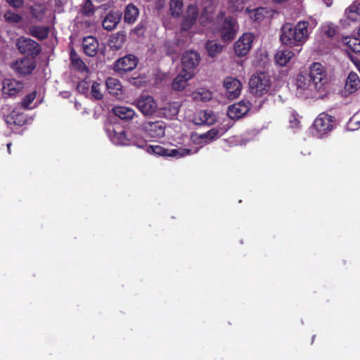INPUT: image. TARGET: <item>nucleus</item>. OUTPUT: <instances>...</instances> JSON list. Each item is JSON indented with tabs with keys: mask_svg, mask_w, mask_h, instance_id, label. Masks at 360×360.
I'll list each match as a JSON object with an SVG mask.
<instances>
[{
	"mask_svg": "<svg viewBox=\"0 0 360 360\" xmlns=\"http://www.w3.org/2000/svg\"><path fill=\"white\" fill-rule=\"evenodd\" d=\"M309 36V22L299 21L296 25L285 23L281 30V43L290 47L302 46Z\"/></svg>",
	"mask_w": 360,
	"mask_h": 360,
	"instance_id": "1",
	"label": "nucleus"
},
{
	"mask_svg": "<svg viewBox=\"0 0 360 360\" xmlns=\"http://www.w3.org/2000/svg\"><path fill=\"white\" fill-rule=\"evenodd\" d=\"M296 95L301 98H320L323 94L318 90L307 73L299 74L296 79Z\"/></svg>",
	"mask_w": 360,
	"mask_h": 360,
	"instance_id": "2",
	"label": "nucleus"
},
{
	"mask_svg": "<svg viewBox=\"0 0 360 360\" xmlns=\"http://www.w3.org/2000/svg\"><path fill=\"white\" fill-rule=\"evenodd\" d=\"M271 76L264 72L255 74L250 80V88L252 94L262 96L269 94L271 88Z\"/></svg>",
	"mask_w": 360,
	"mask_h": 360,
	"instance_id": "3",
	"label": "nucleus"
},
{
	"mask_svg": "<svg viewBox=\"0 0 360 360\" xmlns=\"http://www.w3.org/2000/svg\"><path fill=\"white\" fill-rule=\"evenodd\" d=\"M335 117L325 112L320 113L313 123V135L318 139L326 137L335 127Z\"/></svg>",
	"mask_w": 360,
	"mask_h": 360,
	"instance_id": "4",
	"label": "nucleus"
},
{
	"mask_svg": "<svg viewBox=\"0 0 360 360\" xmlns=\"http://www.w3.org/2000/svg\"><path fill=\"white\" fill-rule=\"evenodd\" d=\"M146 150L149 154L158 156L172 157L175 158H181L185 156L194 154L198 152V149L194 150L184 148H165L159 145L146 146Z\"/></svg>",
	"mask_w": 360,
	"mask_h": 360,
	"instance_id": "5",
	"label": "nucleus"
},
{
	"mask_svg": "<svg viewBox=\"0 0 360 360\" xmlns=\"http://www.w3.org/2000/svg\"><path fill=\"white\" fill-rule=\"evenodd\" d=\"M217 20L221 22L219 27L221 39L224 41L233 40L238 30L236 19L233 17L224 18V13H221L217 17Z\"/></svg>",
	"mask_w": 360,
	"mask_h": 360,
	"instance_id": "6",
	"label": "nucleus"
},
{
	"mask_svg": "<svg viewBox=\"0 0 360 360\" xmlns=\"http://www.w3.org/2000/svg\"><path fill=\"white\" fill-rule=\"evenodd\" d=\"M198 17V7L194 5L188 6L181 25V33L186 35L188 39H191L195 34L191 29L195 24Z\"/></svg>",
	"mask_w": 360,
	"mask_h": 360,
	"instance_id": "7",
	"label": "nucleus"
},
{
	"mask_svg": "<svg viewBox=\"0 0 360 360\" xmlns=\"http://www.w3.org/2000/svg\"><path fill=\"white\" fill-rule=\"evenodd\" d=\"M307 75L315 86H316L318 90L323 94L325 91L327 82L326 72L324 66L319 63H314L310 66L309 73H307Z\"/></svg>",
	"mask_w": 360,
	"mask_h": 360,
	"instance_id": "8",
	"label": "nucleus"
},
{
	"mask_svg": "<svg viewBox=\"0 0 360 360\" xmlns=\"http://www.w3.org/2000/svg\"><path fill=\"white\" fill-rule=\"evenodd\" d=\"M141 131L151 139H159L165 135L166 124L162 120L147 121L141 124Z\"/></svg>",
	"mask_w": 360,
	"mask_h": 360,
	"instance_id": "9",
	"label": "nucleus"
},
{
	"mask_svg": "<svg viewBox=\"0 0 360 360\" xmlns=\"http://www.w3.org/2000/svg\"><path fill=\"white\" fill-rule=\"evenodd\" d=\"M11 109V106L7 105L1 108V114L8 124L22 126L29 122L30 120L18 108H15L12 110Z\"/></svg>",
	"mask_w": 360,
	"mask_h": 360,
	"instance_id": "10",
	"label": "nucleus"
},
{
	"mask_svg": "<svg viewBox=\"0 0 360 360\" xmlns=\"http://www.w3.org/2000/svg\"><path fill=\"white\" fill-rule=\"evenodd\" d=\"M255 35L250 32H245L234 43V52L238 57L248 55L252 47Z\"/></svg>",
	"mask_w": 360,
	"mask_h": 360,
	"instance_id": "11",
	"label": "nucleus"
},
{
	"mask_svg": "<svg viewBox=\"0 0 360 360\" xmlns=\"http://www.w3.org/2000/svg\"><path fill=\"white\" fill-rule=\"evenodd\" d=\"M134 105L145 116L153 115L158 109L157 102L149 95H141L134 101Z\"/></svg>",
	"mask_w": 360,
	"mask_h": 360,
	"instance_id": "12",
	"label": "nucleus"
},
{
	"mask_svg": "<svg viewBox=\"0 0 360 360\" xmlns=\"http://www.w3.org/2000/svg\"><path fill=\"white\" fill-rule=\"evenodd\" d=\"M18 49L23 54H27L32 58L39 54L40 49L39 44L27 37H20L16 42Z\"/></svg>",
	"mask_w": 360,
	"mask_h": 360,
	"instance_id": "13",
	"label": "nucleus"
},
{
	"mask_svg": "<svg viewBox=\"0 0 360 360\" xmlns=\"http://www.w3.org/2000/svg\"><path fill=\"white\" fill-rule=\"evenodd\" d=\"M137 63L136 57L132 54H129L116 60L114 70L118 74H122L134 70Z\"/></svg>",
	"mask_w": 360,
	"mask_h": 360,
	"instance_id": "14",
	"label": "nucleus"
},
{
	"mask_svg": "<svg viewBox=\"0 0 360 360\" xmlns=\"http://www.w3.org/2000/svg\"><path fill=\"white\" fill-rule=\"evenodd\" d=\"M200 60V55L195 51H187L181 56L182 70L193 71L198 66Z\"/></svg>",
	"mask_w": 360,
	"mask_h": 360,
	"instance_id": "15",
	"label": "nucleus"
},
{
	"mask_svg": "<svg viewBox=\"0 0 360 360\" xmlns=\"http://www.w3.org/2000/svg\"><path fill=\"white\" fill-rule=\"evenodd\" d=\"M224 87L226 89V97L233 100L240 95L242 84L238 79L228 77L224 81Z\"/></svg>",
	"mask_w": 360,
	"mask_h": 360,
	"instance_id": "16",
	"label": "nucleus"
},
{
	"mask_svg": "<svg viewBox=\"0 0 360 360\" xmlns=\"http://www.w3.org/2000/svg\"><path fill=\"white\" fill-rule=\"evenodd\" d=\"M250 110V103L247 101H241L229 107L227 115L231 120H238L246 115Z\"/></svg>",
	"mask_w": 360,
	"mask_h": 360,
	"instance_id": "17",
	"label": "nucleus"
},
{
	"mask_svg": "<svg viewBox=\"0 0 360 360\" xmlns=\"http://www.w3.org/2000/svg\"><path fill=\"white\" fill-rule=\"evenodd\" d=\"M106 131L108 137L114 144L119 146L129 145V134L127 135L124 130L117 131L113 127L108 126L106 128Z\"/></svg>",
	"mask_w": 360,
	"mask_h": 360,
	"instance_id": "18",
	"label": "nucleus"
},
{
	"mask_svg": "<svg viewBox=\"0 0 360 360\" xmlns=\"http://www.w3.org/2000/svg\"><path fill=\"white\" fill-rule=\"evenodd\" d=\"M35 65L32 58L25 57L12 64V68L19 75H26L32 72Z\"/></svg>",
	"mask_w": 360,
	"mask_h": 360,
	"instance_id": "19",
	"label": "nucleus"
},
{
	"mask_svg": "<svg viewBox=\"0 0 360 360\" xmlns=\"http://www.w3.org/2000/svg\"><path fill=\"white\" fill-rule=\"evenodd\" d=\"M23 87L24 85L21 82L13 79H5L3 81V94L8 96H15L22 91Z\"/></svg>",
	"mask_w": 360,
	"mask_h": 360,
	"instance_id": "20",
	"label": "nucleus"
},
{
	"mask_svg": "<svg viewBox=\"0 0 360 360\" xmlns=\"http://www.w3.org/2000/svg\"><path fill=\"white\" fill-rule=\"evenodd\" d=\"M195 75L193 71L186 72L181 70L180 73L174 79L172 86L175 91H182L187 86L188 82Z\"/></svg>",
	"mask_w": 360,
	"mask_h": 360,
	"instance_id": "21",
	"label": "nucleus"
},
{
	"mask_svg": "<svg viewBox=\"0 0 360 360\" xmlns=\"http://www.w3.org/2000/svg\"><path fill=\"white\" fill-rule=\"evenodd\" d=\"M217 120V115L210 110H200L194 116V122L195 124L211 125L215 123Z\"/></svg>",
	"mask_w": 360,
	"mask_h": 360,
	"instance_id": "22",
	"label": "nucleus"
},
{
	"mask_svg": "<svg viewBox=\"0 0 360 360\" xmlns=\"http://www.w3.org/2000/svg\"><path fill=\"white\" fill-rule=\"evenodd\" d=\"M224 122L226 123L224 124L221 127H220L219 129L213 128L210 129L207 133L201 135V138L202 139H205V142H209L220 137L232 126V123L230 122L229 120H225Z\"/></svg>",
	"mask_w": 360,
	"mask_h": 360,
	"instance_id": "23",
	"label": "nucleus"
},
{
	"mask_svg": "<svg viewBox=\"0 0 360 360\" xmlns=\"http://www.w3.org/2000/svg\"><path fill=\"white\" fill-rule=\"evenodd\" d=\"M105 84L110 94L117 99L123 98L122 86L117 79L109 77L106 79Z\"/></svg>",
	"mask_w": 360,
	"mask_h": 360,
	"instance_id": "24",
	"label": "nucleus"
},
{
	"mask_svg": "<svg viewBox=\"0 0 360 360\" xmlns=\"http://www.w3.org/2000/svg\"><path fill=\"white\" fill-rule=\"evenodd\" d=\"M121 19L120 11H110L103 20V27L105 30L110 31L114 30Z\"/></svg>",
	"mask_w": 360,
	"mask_h": 360,
	"instance_id": "25",
	"label": "nucleus"
},
{
	"mask_svg": "<svg viewBox=\"0 0 360 360\" xmlns=\"http://www.w3.org/2000/svg\"><path fill=\"white\" fill-rule=\"evenodd\" d=\"M82 47L84 53L89 56H94L98 50V43L93 37H84L82 41Z\"/></svg>",
	"mask_w": 360,
	"mask_h": 360,
	"instance_id": "26",
	"label": "nucleus"
},
{
	"mask_svg": "<svg viewBox=\"0 0 360 360\" xmlns=\"http://www.w3.org/2000/svg\"><path fill=\"white\" fill-rule=\"evenodd\" d=\"M113 113L123 120H131L136 115L134 109L127 106H115L112 108Z\"/></svg>",
	"mask_w": 360,
	"mask_h": 360,
	"instance_id": "27",
	"label": "nucleus"
},
{
	"mask_svg": "<svg viewBox=\"0 0 360 360\" xmlns=\"http://www.w3.org/2000/svg\"><path fill=\"white\" fill-rule=\"evenodd\" d=\"M360 87V79L359 75L354 72H351L346 79L345 90L349 94L355 92Z\"/></svg>",
	"mask_w": 360,
	"mask_h": 360,
	"instance_id": "28",
	"label": "nucleus"
},
{
	"mask_svg": "<svg viewBox=\"0 0 360 360\" xmlns=\"http://www.w3.org/2000/svg\"><path fill=\"white\" fill-rule=\"evenodd\" d=\"M347 18L352 21L360 20V0L354 1L345 11Z\"/></svg>",
	"mask_w": 360,
	"mask_h": 360,
	"instance_id": "29",
	"label": "nucleus"
},
{
	"mask_svg": "<svg viewBox=\"0 0 360 360\" xmlns=\"http://www.w3.org/2000/svg\"><path fill=\"white\" fill-rule=\"evenodd\" d=\"M294 56V53L290 50H279L275 55L276 63L281 65H285Z\"/></svg>",
	"mask_w": 360,
	"mask_h": 360,
	"instance_id": "30",
	"label": "nucleus"
},
{
	"mask_svg": "<svg viewBox=\"0 0 360 360\" xmlns=\"http://www.w3.org/2000/svg\"><path fill=\"white\" fill-rule=\"evenodd\" d=\"M191 97L195 101H207L212 97V92L205 88H198L191 94Z\"/></svg>",
	"mask_w": 360,
	"mask_h": 360,
	"instance_id": "31",
	"label": "nucleus"
},
{
	"mask_svg": "<svg viewBox=\"0 0 360 360\" xmlns=\"http://www.w3.org/2000/svg\"><path fill=\"white\" fill-rule=\"evenodd\" d=\"M342 42L354 53L360 54V39L359 38L347 36L342 38Z\"/></svg>",
	"mask_w": 360,
	"mask_h": 360,
	"instance_id": "32",
	"label": "nucleus"
},
{
	"mask_svg": "<svg viewBox=\"0 0 360 360\" xmlns=\"http://www.w3.org/2000/svg\"><path fill=\"white\" fill-rule=\"evenodd\" d=\"M342 42L354 53L360 54V39L359 38L347 36L342 38Z\"/></svg>",
	"mask_w": 360,
	"mask_h": 360,
	"instance_id": "33",
	"label": "nucleus"
},
{
	"mask_svg": "<svg viewBox=\"0 0 360 360\" xmlns=\"http://www.w3.org/2000/svg\"><path fill=\"white\" fill-rule=\"evenodd\" d=\"M342 42L354 53L360 54V39L359 38L347 36L342 38Z\"/></svg>",
	"mask_w": 360,
	"mask_h": 360,
	"instance_id": "34",
	"label": "nucleus"
},
{
	"mask_svg": "<svg viewBox=\"0 0 360 360\" xmlns=\"http://www.w3.org/2000/svg\"><path fill=\"white\" fill-rule=\"evenodd\" d=\"M139 14V9L133 4L127 6L124 11V20L129 24L134 23Z\"/></svg>",
	"mask_w": 360,
	"mask_h": 360,
	"instance_id": "35",
	"label": "nucleus"
},
{
	"mask_svg": "<svg viewBox=\"0 0 360 360\" xmlns=\"http://www.w3.org/2000/svg\"><path fill=\"white\" fill-rule=\"evenodd\" d=\"M246 12L248 13L250 17L256 22L262 21L269 13V10L264 7H259L253 10L247 8Z\"/></svg>",
	"mask_w": 360,
	"mask_h": 360,
	"instance_id": "36",
	"label": "nucleus"
},
{
	"mask_svg": "<svg viewBox=\"0 0 360 360\" xmlns=\"http://www.w3.org/2000/svg\"><path fill=\"white\" fill-rule=\"evenodd\" d=\"M223 48L224 46L221 44L214 41H208L205 46L207 54L212 58L219 54L222 51Z\"/></svg>",
	"mask_w": 360,
	"mask_h": 360,
	"instance_id": "37",
	"label": "nucleus"
},
{
	"mask_svg": "<svg viewBox=\"0 0 360 360\" xmlns=\"http://www.w3.org/2000/svg\"><path fill=\"white\" fill-rule=\"evenodd\" d=\"M144 141L138 129H131L129 133V145H135L138 148H143Z\"/></svg>",
	"mask_w": 360,
	"mask_h": 360,
	"instance_id": "38",
	"label": "nucleus"
},
{
	"mask_svg": "<svg viewBox=\"0 0 360 360\" xmlns=\"http://www.w3.org/2000/svg\"><path fill=\"white\" fill-rule=\"evenodd\" d=\"M70 58L72 67L79 72H84L87 71V68L84 63L79 58L77 54L74 51L70 52Z\"/></svg>",
	"mask_w": 360,
	"mask_h": 360,
	"instance_id": "39",
	"label": "nucleus"
},
{
	"mask_svg": "<svg viewBox=\"0 0 360 360\" xmlns=\"http://www.w3.org/2000/svg\"><path fill=\"white\" fill-rule=\"evenodd\" d=\"M30 34L39 39H44L48 36L49 29L44 26L31 27L30 28Z\"/></svg>",
	"mask_w": 360,
	"mask_h": 360,
	"instance_id": "40",
	"label": "nucleus"
},
{
	"mask_svg": "<svg viewBox=\"0 0 360 360\" xmlns=\"http://www.w3.org/2000/svg\"><path fill=\"white\" fill-rule=\"evenodd\" d=\"M180 106L177 101L171 102L164 108V114L168 118H173L179 113Z\"/></svg>",
	"mask_w": 360,
	"mask_h": 360,
	"instance_id": "41",
	"label": "nucleus"
},
{
	"mask_svg": "<svg viewBox=\"0 0 360 360\" xmlns=\"http://www.w3.org/2000/svg\"><path fill=\"white\" fill-rule=\"evenodd\" d=\"M46 6L41 4H36L31 7V13L37 20H41L44 18Z\"/></svg>",
	"mask_w": 360,
	"mask_h": 360,
	"instance_id": "42",
	"label": "nucleus"
},
{
	"mask_svg": "<svg viewBox=\"0 0 360 360\" xmlns=\"http://www.w3.org/2000/svg\"><path fill=\"white\" fill-rule=\"evenodd\" d=\"M183 0H171L170 12L172 16L179 17L182 13Z\"/></svg>",
	"mask_w": 360,
	"mask_h": 360,
	"instance_id": "43",
	"label": "nucleus"
},
{
	"mask_svg": "<svg viewBox=\"0 0 360 360\" xmlns=\"http://www.w3.org/2000/svg\"><path fill=\"white\" fill-rule=\"evenodd\" d=\"M101 84L94 82L91 86V96L96 100H101L103 98Z\"/></svg>",
	"mask_w": 360,
	"mask_h": 360,
	"instance_id": "44",
	"label": "nucleus"
},
{
	"mask_svg": "<svg viewBox=\"0 0 360 360\" xmlns=\"http://www.w3.org/2000/svg\"><path fill=\"white\" fill-rule=\"evenodd\" d=\"M347 127L350 131H354L360 128V112H358L349 119Z\"/></svg>",
	"mask_w": 360,
	"mask_h": 360,
	"instance_id": "45",
	"label": "nucleus"
},
{
	"mask_svg": "<svg viewBox=\"0 0 360 360\" xmlns=\"http://www.w3.org/2000/svg\"><path fill=\"white\" fill-rule=\"evenodd\" d=\"M4 18L5 20L8 23H18L22 21V17L12 11L6 12Z\"/></svg>",
	"mask_w": 360,
	"mask_h": 360,
	"instance_id": "46",
	"label": "nucleus"
},
{
	"mask_svg": "<svg viewBox=\"0 0 360 360\" xmlns=\"http://www.w3.org/2000/svg\"><path fill=\"white\" fill-rule=\"evenodd\" d=\"M322 32L328 37H333L336 33V29L334 24L327 22L321 27Z\"/></svg>",
	"mask_w": 360,
	"mask_h": 360,
	"instance_id": "47",
	"label": "nucleus"
},
{
	"mask_svg": "<svg viewBox=\"0 0 360 360\" xmlns=\"http://www.w3.org/2000/svg\"><path fill=\"white\" fill-rule=\"evenodd\" d=\"M36 94H37V92L36 91H33L32 93L27 95L25 97V98L23 99V101H22V103H21L22 108H23L25 109H31V108H32L33 107L31 106L30 105L32 104V103L35 99Z\"/></svg>",
	"mask_w": 360,
	"mask_h": 360,
	"instance_id": "48",
	"label": "nucleus"
},
{
	"mask_svg": "<svg viewBox=\"0 0 360 360\" xmlns=\"http://www.w3.org/2000/svg\"><path fill=\"white\" fill-rule=\"evenodd\" d=\"M244 0H229V8L231 12L240 11L243 9Z\"/></svg>",
	"mask_w": 360,
	"mask_h": 360,
	"instance_id": "49",
	"label": "nucleus"
},
{
	"mask_svg": "<svg viewBox=\"0 0 360 360\" xmlns=\"http://www.w3.org/2000/svg\"><path fill=\"white\" fill-rule=\"evenodd\" d=\"M123 40V35L112 37L110 40V46L115 49H119L122 45Z\"/></svg>",
	"mask_w": 360,
	"mask_h": 360,
	"instance_id": "50",
	"label": "nucleus"
},
{
	"mask_svg": "<svg viewBox=\"0 0 360 360\" xmlns=\"http://www.w3.org/2000/svg\"><path fill=\"white\" fill-rule=\"evenodd\" d=\"M77 89L79 91H80L82 93H84V94L86 93V91L88 89L87 82L86 80H84V81L79 82V84L77 85Z\"/></svg>",
	"mask_w": 360,
	"mask_h": 360,
	"instance_id": "51",
	"label": "nucleus"
},
{
	"mask_svg": "<svg viewBox=\"0 0 360 360\" xmlns=\"http://www.w3.org/2000/svg\"><path fill=\"white\" fill-rule=\"evenodd\" d=\"M289 122H290V126L292 128H297L299 127V124H300V121L294 115H292L291 116V117L290 118Z\"/></svg>",
	"mask_w": 360,
	"mask_h": 360,
	"instance_id": "52",
	"label": "nucleus"
},
{
	"mask_svg": "<svg viewBox=\"0 0 360 360\" xmlns=\"http://www.w3.org/2000/svg\"><path fill=\"white\" fill-rule=\"evenodd\" d=\"M14 8H20L22 5V0H6Z\"/></svg>",
	"mask_w": 360,
	"mask_h": 360,
	"instance_id": "53",
	"label": "nucleus"
},
{
	"mask_svg": "<svg viewBox=\"0 0 360 360\" xmlns=\"http://www.w3.org/2000/svg\"><path fill=\"white\" fill-rule=\"evenodd\" d=\"M91 6V4H90V3H89V4L86 3V6H85V8H84V12L86 14H88V13H89V11H86V8H87L89 6Z\"/></svg>",
	"mask_w": 360,
	"mask_h": 360,
	"instance_id": "54",
	"label": "nucleus"
},
{
	"mask_svg": "<svg viewBox=\"0 0 360 360\" xmlns=\"http://www.w3.org/2000/svg\"><path fill=\"white\" fill-rule=\"evenodd\" d=\"M276 3H285L288 1V0H274Z\"/></svg>",
	"mask_w": 360,
	"mask_h": 360,
	"instance_id": "55",
	"label": "nucleus"
},
{
	"mask_svg": "<svg viewBox=\"0 0 360 360\" xmlns=\"http://www.w3.org/2000/svg\"><path fill=\"white\" fill-rule=\"evenodd\" d=\"M11 145V143H8L7 144L8 151L9 153H11L10 152Z\"/></svg>",
	"mask_w": 360,
	"mask_h": 360,
	"instance_id": "56",
	"label": "nucleus"
},
{
	"mask_svg": "<svg viewBox=\"0 0 360 360\" xmlns=\"http://www.w3.org/2000/svg\"><path fill=\"white\" fill-rule=\"evenodd\" d=\"M200 23H201L202 25H204V26L205 25V24L204 21L202 20V18H200Z\"/></svg>",
	"mask_w": 360,
	"mask_h": 360,
	"instance_id": "57",
	"label": "nucleus"
},
{
	"mask_svg": "<svg viewBox=\"0 0 360 360\" xmlns=\"http://www.w3.org/2000/svg\"><path fill=\"white\" fill-rule=\"evenodd\" d=\"M358 34L360 36V26H359V30H358Z\"/></svg>",
	"mask_w": 360,
	"mask_h": 360,
	"instance_id": "58",
	"label": "nucleus"
},
{
	"mask_svg": "<svg viewBox=\"0 0 360 360\" xmlns=\"http://www.w3.org/2000/svg\"><path fill=\"white\" fill-rule=\"evenodd\" d=\"M76 107H79V105H77V103H75Z\"/></svg>",
	"mask_w": 360,
	"mask_h": 360,
	"instance_id": "59",
	"label": "nucleus"
},
{
	"mask_svg": "<svg viewBox=\"0 0 360 360\" xmlns=\"http://www.w3.org/2000/svg\"><path fill=\"white\" fill-rule=\"evenodd\" d=\"M76 107H79V105H77V103H75Z\"/></svg>",
	"mask_w": 360,
	"mask_h": 360,
	"instance_id": "60",
	"label": "nucleus"
}]
</instances>
